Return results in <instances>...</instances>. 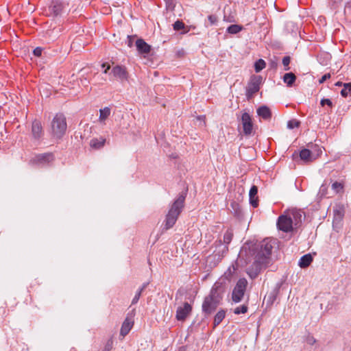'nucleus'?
Returning a JSON list of instances; mask_svg holds the SVG:
<instances>
[{"label": "nucleus", "mask_w": 351, "mask_h": 351, "mask_svg": "<svg viewBox=\"0 0 351 351\" xmlns=\"http://www.w3.org/2000/svg\"><path fill=\"white\" fill-rule=\"evenodd\" d=\"M233 238V232L232 230H228L223 235V244L221 240L216 241L215 245L217 247L221 248V250H215V252H217L219 256H223L228 251V245L231 242Z\"/></svg>", "instance_id": "obj_7"}, {"label": "nucleus", "mask_w": 351, "mask_h": 351, "mask_svg": "<svg viewBox=\"0 0 351 351\" xmlns=\"http://www.w3.org/2000/svg\"><path fill=\"white\" fill-rule=\"evenodd\" d=\"M43 50L42 47H38L34 49L33 53L35 56L40 57L42 55Z\"/></svg>", "instance_id": "obj_39"}, {"label": "nucleus", "mask_w": 351, "mask_h": 351, "mask_svg": "<svg viewBox=\"0 0 351 351\" xmlns=\"http://www.w3.org/2000/svg\"><path fill=\"white\" fill-rule=\"evenodd\" d=\"M185 195L183 194L175 199L173 203L170 206V208L166 215L165 219L163 222L164 229L169 230L176 223L178 216L181 213L184 205Z\"/></svg>", "instance_id": "obj_2"}, {"label": "nucleus", "mask_w": 351, "mask_h": 351, "mask_svg": "<svg viewBox=\"0 0 351 351\" xmlns=\"http://www.w3.org/2000/svg\"><path fill=\"white\" fill-rule=\"evenodd\" d=\"M320 104L322 106H324L326 105H327L330 108H332V103L331 100L329 99H322L320 101Z\"/></svg>", "instance_id": "obj_36"}, {"label": "nucleus", "mask_w": 351, "mask_h": 351, "mask_svg": "<svg viewBox=\"0 0 351 351\" xmlns=\"http://www.w3.org/2000/svg\"><path fill=\"white\" fill-rule=\"evenodd\" d=\"M289 217L293 221V224L294 223L297 226L299 223L302 221L303 218V212L300 210L298 209H291L287 212Z\"/></svg>", "instance_id": "obj_15"}, {"label": "nucleus", "mask_w": 351, "mask_h": 351, "mask_svg": "<svg viewBox=\"0 0 351 351\" xmlns=\"http://www.w3.org/2000/svg\"><path fill=\"white\" fill-rule=\"evenodd\" d=\"M168 9L173 10L175 8V0H164Z\"/></svg>", "instance_id": "obj_37"}, {"label": "nucleus", "mask_w": 351, "mask_h": 351, "mask_svg": "<svg viewBox=\"0 0 351 351\" xmlns=\"http://www.w3.org/2000/svg\"><path fill=\"white\" fill-rule=\"evenodd\" d=\"M51 132L54 137L60 138L66 130L65 116L62 113L55 115L51 123Z\"/></svg>", "instance_id": "obj_4"}, {"label": "nucleus", "mask_w": 351, "mask_h": 351, "mask_svg": "<svg viewBox=\"0 0 351 351\" xmlns=\"http://www.w3.org/2000/svg\"><path fill=\"white\" fill-rule=\"evenodd\" d=\"M136 47L138 51L141 53H148L150 51L151 47L144 40L139 38L136 41Z\"/></svg>", "instance_id": "obj_16"}, {"label": "nucleus", "mask_w": 351, "mask_h": 351, "mask_svg": "<svg viewBox=\"0 0 351 351\" xmlns=\"http://www.w3.org/2000/svg\"><path fill=\"white\" fill-rule=\"evenodd\" d=\"M263 77L261 75H252L246 87V97L250 100L255 93L260 90V86L262 83Z\"/></svg>", "instance_id": "obj_6"}, {"label": "nucleus", "mask_w": 351, "mask_h": 351, "mask_svg": "<svg viewBox=\"0 0 351 351\" xmlns=\"http://www.w3.org/2000/svg\"><path fill=\"white\" fill-rule=\"evenodd\" d=\"M344 13H345L346 19L350 22H351V3H348L346 4L345 9H344Z\"/></svg>", "instance_id": "obj_31"}, {"label": "nucleus", "mask_w": 351, "mask_h": 351, "mask_svg": "<svg viewBox=\"0 0 351 351\" xmlns=\"http://www.w3.org/2000/svg\"><path fill=\"white\" fill-rule=\"evenodd\" d=\"M32 134L35 139H39L42 136L43 132L40 121L34 120L32 122Z\"/></svg>", "instance_id": "obj_14"}, {"label": "nucleus", "mask_w": 351, "mask_h": 351, "mask_svg": "<svg viewBox=\"0 0 351 351\" xmlns=\"http://www.w3.org/2000/svg\"><path fill=\"white\" fill-rule=\"evenodd\" d=\"M257 193L258 187L255 185H253L250 190L249 196L250 203L254 208H256L258 205Z\"/></svg>", "instance_id": "obj_17"}, {"label": "nucleus", "mask_w": 351, "mask_h": 351, "mask_svg": "<svg viewBox=\"0 0 351 351\" xmlns=\"http://www.w3.org/2000/svg\"><path fill=\"white\" fill-rule=\"evenodd\" d=\"M257 114L265 120H269L271 117L270 109L266 106H262L257 109Z\"/></svg>", "instance_id": "obj_19"}, {"label": "nucleus", "mask_w": 351, "mask_h": 351, "mask_svg": "<svg viewBox=\"0 0 351 351\" xmlns=\"http://www.w3.org/2000/svg\"><path fill=\"white\" fill-rule=\"evenodd\" d=\"M111 112L110 108L108 107H105L102 109L99 110V120L101 123H105V121L110 116Z\"/></svg>", "instance_id": "obj_23"}, {"label": "nucleus", "mask_w": 351, "mask_h": 351, "mask_svg": "<svg viewBox=\"0 0 351 351\" xmlns=\"http://www.w3.org/2000/svg\"><path fill=\"white\" fill-rule=\"evenodd\" d=\"M332 189L335 192V193H339L343 191V185L341 182H335L332 184Z\"/></svg>", "instance_id": "obj_29"}, {"label": "nucleus", "mask_w": 351, "mask_h": 351, "mask_svg": "<svg viewBox=\"0 0 351 351\" xmlns=\"http://www.w3.org/2000/svg\"><path fill=\"white\" fill-rule=\"evenodd\" d=\"M265 62L262 59H259L254 64V69L256 73H258L262 71L265 67Z\"/></svg>", "instance_id": "obj_27"}, {"label": "nucleus", "mask_w": 351, "mask_h": 351, "mask_svg": "<svg viewBox=\"0 0 351 351\" xmlns=\"http://www.w3.org/2000/svg\"><path fill=\"white\" fill-rule=\"evenodd\" d=\"M324 189H326V187H325L324 185H322V186H321V188H320V191H324Z\"/></svg>", "instance_id": "obj_50"}, {"label": "nucleus", "mask_w": 351, "mask_h": 351, "mask_svg": "<svg viewBox=\"0 0 351 351\" xmlns=\"http://www.w3.org/2000/svg\"><path fill=\"white\" fill-rule=\"evenodd\" d=\"M231 206L233 208V210H234L235 215H239L240 208H239V204H237L236 202H233L231 204Z\"/></svg>", "instance_id": "obj_40"}, {"label": "nucleus", "mask_w": 351, "mask_h": 351, "mask_svg": "<svg viewBox=\"0 0 351 351\" xmlns=\"http://www.w3.org/2000/svg\"><path fill=\"white\" fill-rule=\"evenodd\" d=\"M278 289H275L273 292L270 293L269 295H268V300L270 302H273L275 300H276V295L278 293Z\"/></svg>", "instance_id": "obj_35"}, {"label": "nucleus", "mask_w": 351, "mask_h": 351, "mask_svg": "<svg viewBox=\"0 0 351 351\" xmlns=\"http://www.w3.org/2000/svg\"><path fill=\"white\" fill-rule=\"evenodd\" d=\"M337 213L340 215V217H341V216H342V215H341V212L337 211Z\"/></svg>", "instance_id": "obj_52"}, {"label": "nucleus", "mask_w": 351, "mask_h": 351, "mask_svg": "<svg viewBox=\"0 0 351 351\" xmlns=\"http://www.w3.org/2000/svg\"><path fill=\"white\" fill-rule=\"evenodd\" d=\"M184 27V23L181 21H177L173 24V29L179 31Z\"/></svg>", "instance_id": "obj_33"}, {"label": "nucleus", "mask_w": 351, "mask_h": 351, "mask_svg": "<svg viewBox=\"0 0 351 351\" xmlns=\"http://www.w3.org/2000/svg\"><path fill=\"white\" fill-rule=\"evenodd\" d=\"M148 284H149L148 282L143 283V285L141 286V287H140L138 291H141V293H142V292L144 291V289H145L146 287H147Z\"/></svg>", "instance_id": "obj_47"}, {"label": "nucleus", "mask_w": 351, "mask_h": 351, "mask_svg": "<svg viewBox=\"0 0 351 351\" xmlns=\"http://www.w3.org/2000/svg\"><path fill=\"white\" fill-rule=\"evenodd\" d=\"M106 138L103 136H99L98 138H93L89 143V145L91 148L95 149H99L102 148L106 143Z\"/></svg>", "instance_id": "obj_18"}, {"label": "nucleus", "mask_w": 351, "mask_h": 351, "mask_svg": "<svg viewBox=\"0 0 351 351\" xmlns=\"http://www.w3.org/2000/svg\"><path fill=\"white\" fill-rule=\"evenodd\" d=\"M247 284V280L245 278L239 279L232 293V300L234 302L238 303L242 300Z\"/></svg>", "instance_id": "obj_5"}, {"label": "nucleus", "mask_w": 351, "mask_h": 351, "mask_svg": "<svg viewBox=\"0 0 351 351\" xmlns=\"http://www.w3.org/2000/svg\"><path fill=\"white\" fill-rule=\"evenodd\" d=\"M296 80L295 74L293 73H287L283 76V82L287 84V86L291 87Z\"/></svg>", "instance_id": "obj_22"}, {"label": "nucleus", "mask_w": 351, "mask_h": 351, "mask_svg": "<svg viewBox=\"0 0 351 351\" xmlns=\"http://www.w3.org/2000/svg\"><path fill=\"white\" fill-rule=\"evenodd\" d=\"M197 120H199L200 121V125H202V126H204L205 125V117L204 116H199L197 117Z\"/></svg>", "instance_id": "obj_45"}, {"label": "nucleus", "mask_w": 351, "mask_h": 351, "mask_svg": "<svg viewBox=\"0 0 351 351\" xmlns=\"http://www.w3.org/2000/svg\"><path fill=\"white\" fill-rule=\"evenodd\" d=\"M101 66L103 68H104V73L106 74L108 73V71L110 69V64H107V63H103Z\"/></svg>", "instance_id": "obj_43"}, {"label": "nucleus", "mask_w": 351, "mask_h": 351, "mask_svg": "<svg viewBox=\"0 0 351 351\" xmlns=\"http://www.w3.org/2000/svg\"><path fill=\"white\" fill-rule=\"evenodd\" d=\"M141 295V291H137L134 297L133 298V299L132 300V304H136L138 302Z\"/></svg>", "instance_id": "obj_38"}, {"label": "nucleus", "mask_w": 351, "mask_h": 351, "mask_svg": "<svg viewBox=\"0 0 351 351\" xmlns=\"http://www.w3.org/2000/svg\"><path fill=\"white\" fill-rule=\"evenodd\" d=\"M247 311V306L243 304L242 306L235 308L234 310V313L236 315H239L241 313H245Z\"/></svg>", "instance_id": "obj_30"}, {"label": "nucleus", "mask_w": 351, "mask_h": 351, "mask_svg": "<svg viewBox=\"0 0 351 351\" xmlns=\"http://www.w3.org/2000/svg\"><path fill=\"white\" fill-rule=\"evenodd\" d=\"M299 125H300V122L296 119L290 120L287 123V128L289 129H293V128L299 127Z\"/></svg>", "instance_id": "obj_32"}, {"label": "nucleus", "mask_w": 351, "mask_h": 351, "mask_svg": "<svg viewBox=\"0 0 351 351\" xmlns=\"http://www.w3.org/2000/svg\"><path fill=\"white\" fill-rule=\"evenodd\" d=\"M222 291V283L216 282L213 286L209 295L205 298L202 304V311L205 314L210 315L216 309Z\"/></svg>", "instance_id": "obj_3"}, {"label": "nucleus", "mask_w": 351, "mask_h": 351, "mask_svg": "<svg viewBox=\"0 0 351 351\" xmlns=\"http://www.w3.org/2000/svg\"><path fill=\"white\" fill-rule=\"evenodd\" d=\"M241 124L243 133L245 135H250L252 132L253 123L250 115L247 112H244L241 116Z\"/></svg>", "instance_id": "obj_11"}, {"label": "nucleus", "mask_w": 351, "mask_h": 351, "mask_svg": "<svg viewBox=\"0 0 351 351\" xmlns=\"http://www.w3.org/2000/svg\"><path fill=\"white\" fill-rule=\"evenodd\" d=\"M132 326L133 322L131 319L126 318L121 326L120 334L123 337L125 336L129 333Z\"/></svg>", "instance_id": "obj_20"}, {"label": "nucleus", "mask_w": 351, "mask_h": 351, "mask_svg": "<svg viewBox=\"0 0 351 351\" xmlns=\"http://www.w3.org/2000/svg\"><path fill=\"white\" fill-rule=\"evenodd\" d=\"M313 261V257L310 254L302 256L299 261V266L301 268L307 267Z\"/></svg>", "instance_id": "obj_21"}, {"label": "nucleus", "mask_w": 351, "mask_h": 351, "mask_svg": "<svg viewBox=\"0 0 351 351\" xmlns=\"http://www.w3.org/2000/svg\"><path fill=\"white\" fill-rule=\"evenodd\" d=\"M306 342L308 344L313 346L316 342V340L313 337L308 336L306 338Z\"/></svg>", "instance_id": "obj_41"}, {"label": "nucleus", "mask_w": 351, "mask_h": 351, "mask_svg": "<svg viewBox=\"0 0 351 351\" xmlns=\"http://www.w3.org/2000/svg\"><path fill=\"white\" fill-rule=\"evenodd\" d=\"M178 351H185V350L183 348H180Z\"/></svg>", "instance_id": "obj_51"}, {"label": "nucleus", "mask_w": 351, "mask_h": 351, "mask_svg": "<svg viewBox=\"0 0 351 351\" xmlns=\"http://www.w3.org/2000/svg\"><path fill=\"white\" fill-rule=\"evenodd\" d=\"M64 8L65 5L60 0H53L49 7V10L51 15L56 16L62 13Z\"/></svg>", "instance_id": "obj_12"}, {"label": "nucleus", "mask_w": 351, "mask_h": 351, "mask_svg": "<svg viewBox=\"0 0 351 351\" xmlns=\"http://www.w3.org/2000/svg\"><path fill=\"white\" fill-rule=\"evenodd\" d=\"M335 3H339L342 1V0H332Z\"/></svg>", "instance_id": "obj_49"}, {"label": "nucleus", "mask_w": 351, "mask_h": 351, "mask_svg": "<svg viewBox=\"0 0 351 351\" xmlns=\"http://www.w3.org/2000/svg\"><path fill=\"white\" fill-rule=\"evenodd\" d=\"M226 316V311L224 310L219 311L214 317V326H218Z\"/></svg>", "instance_id": "obj_25"}, {"label": "nucleus", "mask_w": 351, "mask_h": 351, "mask_svg": "<svg viewBox=\"0 0 351 351\" xmlns=\"http://www.w3.org/2000/svg\"><path fill=\"white\" fill-rule=\"evenodd\" d=\"M109 75L110 76H112L118 79L121 82L127 81L128 79V73L126 69L124 66L119 65L114 66Z\"/></svg>", "instance_id": "obj_9"}, {"label": "nucleus", "mask_w": 351, "mask_h": 351, "mask_svg": "<svg viewBox=\"0 0 351 351\" xmlns=\"http://www.w3.org/2000/svg\"><path fill=\"white\" fill-rule=\"evenodd\" d=\"M335 86H343V82H337L335 84Z\"/></svg>", "instance_id": "obj_48"}, {"label": "nucleus", "mask_w": 351, "mask_h": 351, "mask_svg": "<svg viewBox=\"0 0 351 351\" xmlns=\"http://www.w3.org/2000/svg\"><path fill=\"white\" fill-rule=\"evenodd\" d=\"M351 92V83L343 84V88L341 90V95L343 97H346Z\"/></svg>", "instance_id": "obj_28"}, {"label": "nucleus", "mask_w": 351, "mask_h": 351, "mask_svg": "<svg viewBox=\"0 0 351 351\" xmlns=\"http://www.w3.org/2000/svg\"><path fill=\"white\" fill-rule=\"evenodd\" d=\"M277 226L279 230L285 232H289L293 230V221L287 212H285L278 217Z\"/></svg>", "instance_id": "obj_8"}, {"label": "nucleus", "mask_w": 351, "mask_h": 351, "mask_svg": "<svg viewBox=\"0 0 351 351\" xmlns=\"http://www.w3.org/2000/svg\"><path fill=\"white\" fill-rule=\"evenodd\" d=\"M243 27L239 25H231L227 28V32L229 34H237L242 30Z\"/></svg>", "instance_id": "obj_26"}, {"label": "nucleus", "mask_w": 351, "mask_h": 351, "mask_svg": "<svg viewBox=\"0 0 351 351\" xmlns=\"http://www.w3.org/2000/svg\"><path fill=\"white\" fill-rule=\"evenodd\" d=\"M54 160V156L53 154L51 153H45L42 154H38L36 156L34 160L35 162L41 165H46L51 162H53Z\"/></svg>", "instance_id": "obj_13"}, {"label": "nucleus", "mask_w": 351, "mask_h": 351, "mask_svg": "<svg viewBox=\"0 0 351 351\" xmlns=\"http://www.w3.org/2000/svg\"><path fill=\"white\" fill-rule=\"evenodd\" d=\"M208 21H210V24H215L217 22V17L214 15H210L208 17Z\"/></svg>", "instance_id": "obj_44"}, {"label": "nucleus", "mask_w": 351, "mask_h": 351, "mask_svg": "<svg viewBox=\"0 0 351 351\" xmlns=\"http://www.w3.org/2000/svg\"><path fill=\"white\" fill-rule=\"evenodd\" d=\"M282 64L283 65L285 66V71H288L289 69V64H290V62H291V58L289 56H285L283 58H282Z\"/></svg>", "instance_id": "obj_34"}, {"label": "nucleus", "mask_w": 351, "mask_h": 351, "mask_svg": "<svg viewBox=\"0 0 351 351\" xmlns=\"http://www.w3.org/2000/svg\"><path fill=\"white\" fill-rule=\"evenodd\" d=\"M112 348V342L108 341L105 346V348L103 351H110Z\"/></svg>", "instance_id": "obj_46"}, {"label": "nucleus", "mask_w": 351, "mask_h": 351, "mask_svg": "<svg viewBox=\"0 0 351 351\" xmlns=\"http://www.w3.org/2000/svg\"><path fill=\"white\" fill-rule=\"evenodd\" d=\"M330 77V73H326V74L324 75L319 80V83L320 84L324 83L326 80H327Z\"/></svg>", "instance_id": "obj_42"}, {"label": "nucleus", "mask_w": 351, "mask_h": 351, "mask_svg": "<svg viewBox=\"0 0 351 351\" xmlns=\"http://www.w3.org/2000/svg\"><path fill=\"white\" fill-rule=\"evenodd\" d=\"M300 158L302 160L305 162H308L311 160V152L308 149H303L300 152Z\"/></svg>", "instance_id": "obj_24"}, {"label": "nucleus", "mask_w": 351, "mask_h": 351, "mask_svg": "<svg viewBox=\"0 0 351 351\" xmlns=\"http://www.w3.org/2000/svg\"><path fill=\"white\" fill-rule=\"evenodd\" d=\"M271 242V239L267 238L257 243L252 242L244 243L237 261L225 272L226 278H230L239 267H245L251 263L252 264L247 269L246 272L252 279L256 278L261 269L267 267L270 263L273 248Z\"/></svg>", "instance_id": "obj_1"}, {"label": "nucleus", "mask_w": 351, "mask_h": 351, "mask_svg": "<svg viewBox=\"0 0 351 351\" xmlns=\"http://www.w3.org/2000/svg\"><path fill=\"white\" fill-rule=\"evenodd\" d=\"M192 311L191 304L188 302H184L183 306H179L176 311V317L178 321H184L186 318L190 315Z\"/></svg>", "instance_id": "obj_10"}]
</instances>
